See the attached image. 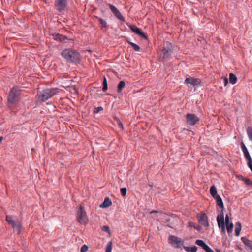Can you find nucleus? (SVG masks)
Returning <instances> with one entry per match:
<instances>
[{
    "mask_svg": "<svg viewBox=\"0 0 252 252\" xmlns=\"http://www.w3.org/2000/svg\"><path fill=\"white\" fill-rule=\"evenodd\" d=\"M62 56L67 62L73 63H79L81 61L80 54L75 50L66 49L62 52Z\"/></svg>",
    "mask_w": 252,
    "mask_h": 252,
    "instance_id": "nucleus-1",
    "label": "nucleus"
},
{
    "mask_svg": "<svg viewBox=\"0 0 252 252\" xmlns=\"http://www.w3.org/2000/svg\"><path fill=\"white\" fill-rule=\"evenodd\" d=\"M21 93V90L17 87H14L11 90L8 96L9 107L16 105L20 101Z\"/></svg>",
    "mask_w": 252,
    "mask_h": 252,
    "instance_id": "nucleus-2",
    "label": "nucleus"
},
{
    "mask_svg": "<svg viewBox=\"0 0 252 252\" xmlns=\"http://www.w3.org/2000/svg\"><path fill=\"white\" fill-rule=\"evenodd\" d=\"M57 93V88H47L42 90L38 94V99L40 101H45L51 98Z\"/></svg>",
    "mask_w": 252,
    "mask_h": 252,
    "instance_id": "nucleus-3",
    "label": "nucleus"
},
{
    "mask_svg": "<svg viewBox=\"0 0 252 252\" xmlns=\"http://www.w3.org/2000/svg\"><path fill=\"white\" fill-rule=\"evenodd\" d=\"M77 219L78 221L82 225H86L88 222L86 212L81 205H80V210L77 213Z\"/></svg>",
    "mask_w": 252,
    "mask_h": 252,
    "instance_id": "nucleus-4",
    "label": "nucleus"
},
{
    "mask_svg": "<svg viewBox=\"0 0 252 252\" xmlns=\"http://www.w3.org/2000/svg\"><path fill=\"white\" fill-rule=\"evenodd\" d=\"M173 48L172 44L169 42H166L164 44V47L162 50L161 57L163 59H167L170 57L173 52Z\"/></svg>",
    "mask_w": 252,
    "mask_h": 252,
    "instance_id": "nucleus-5",
    "label": "nucleus"
},
{
    "mask_svg": "<svg viewBox=\"0 0 252 252\" xmlns=\"http://www.w3.org/2000/svg\"><path fill=\"white\" fill-rule=\"evenodd\" d=\"M6 220L10 224L15 231L19 233L21 231V224L19 220H14L12 216L7 215Z\"/></svg>",
    "mask_w": 252,
    "mask_h": 252,
    "instance_id": "nucleus-6",
    "label": "nucleus"
},
{
    "mask_svg": "<svg viewBox=\"0 0 252 252\" xmlns=\"http://www.w3.org/2000/svg\"><path fill=\"white\" fill-rule=\"evenodd\" d=\"M67 0H55L56 9L62 13L64 12L67 8Z\"/></svg>",
    "mask_w": 252,
    "mask_h": 252,
    "instance_id": "nucleus-7",
    "label": "nucleus"
},
{
    "mask_svg": "<svg viewBox=\"0 0 252 252\" xmlns=\"http://www.w3.org/2000/svg\"><path fill=\"white\" fill-rule=\"evenodd\" d=\"M217 221L219 228L221 229L223 234L225 233V222L224 220L223 212L222 211L217 217Z\"/></svg>",
    "mask_w": 252,
    "mask_h": 252,
    "instance_id": "nucleus-8",
    "label": "nucleus"
},
{
    "mask_svg": "<svg viewBox=\"0 0 252 252\" xmlns=\"http://www.w3.org/2000/svg\"><path fill=\"white\" fill-rule=\"evenodd\" d=\"M168 241L169 243L176 248L181 247L183 244L180 238L173 235L169 236Z\"/></svg>",
    "mask_w": 252,
    "mask_h": 252,
    "instance_id": "nucleus-9",
    "label": "nucleus"
},
{
    "mask_svg": "<svg viewBox=\"0 0 252 252\" xmlns=\"http://www.w3.org/2000/svg\"><path fill=\"white\" fill-rule=\"evenodd\" d=\"M241 148L246 159L248 160V166L252 171V159L246 147L243 142H241Z\"/></svg>",
    "mask_w": 252,
    "mask_h": 252,
    "instance_id": "nucleus-10",
    "label": "nucleus"
},
{
    "mask_svg": "<svg viewBox=\"0 0 252 252\" xmlns=\"http://www.w3.org/2000/svg\"><path fill=\"white\" fill-rule=\"evenodd\" d=\"M187 123L191 126H193L199 120V119L194 114H187L186 115Z\"/></svg>",
    "mask_w": 252,
    "mask_h": 252,
    "instance_id": "nucleus-11",
    "label": "nucleus"
},
{
    "mask_svg": "<svg viewBox=\"0 0 252 252\" xmlns=\"http://www.w3.org/2000/svg\"><path fill=\"white\" fill-rule=\"evenodd\" d=\"M197 218L200 224L205 227H207L209 225L208 217L205 213L198 215Z\"/></svg>",
    "mask_w": 252,
    "mask_h": 252,
    "instance_id": "nucleus-12",
    "label": "nucleus"
},
{
    "mask_svg": "<svg viewBox=\"0 0 252 252\" xmlns=\"http://www.w3.org/2000/svg\"><path fill=\"white\" fill-rule=\"evenodd\" d=\"M201 81L199 78H195L191 77L186 78L185 81V83L186 84H190L193 86H196L201 83Z\"/></svg>",
    "mask_w": 252,
    "mask_h": 252,
    "instance_id": "nucleus-13",
    "label": "nucleus"
},
{
    "mask_svg": "<svg viewBox=\"0 0 252 252\" xmlns=\"http://www.w3.org/2000/svg\"><path fill=\"white\" fill-rule=\"evenodd\" d=\"M129 28L130 30L140 36L144 38L145 39H147V37L145 35V33H143L140 29L136 27L135 25H130L129 26Z\"/></svg>",
    "mask_w": 252,
    "mask_h": 252,
    "instance_id": "nucleus-14",
    "label": "nucleus"
},
{
    "mask_svg": "<svg viewBox=\"0 0 252 252\" xmlns=\"http://www.w3.org/2000/svg\"><path fill=\"white\" fill-rule=\"evenodd\" d=\"M96 18L98 20L99 24L100 25L101 29L107 28V24L105 20L98 16H96Z\"/></svg>",
    "mask_w": 252,
    "mask_h": 252,
    "instance_id": "nucleus-15",
    "label": "nucleus"
},
{
    "mask_svg": "<svg viewBox=\"0 0 252 252\" xmlns=\"http://www.w3.org/2000/svg\"><path fill=\"white\" fill-rule=\"evenodd\" d=\"M112 204V202L108 197L104 199L103 203L100 205V207L102 208H106L110 206Z\"/></svg>",
    "mask_w": 252,
    "mask_h": 252,
    "instance_id": "nucleus-16",
    "label": "nucleus"
},
{
    "mask_svg": "<svg viewBox=\"0 0 252 252\" xmlns=\"http://www.w3.org/2000/svg\"><path fill=\"white\" fill-rule=\"evenodd\" d=\"M195 244L201 247L204 250L209 247V246L207 245L203 240H197L195 242Z\"/></svg>",
    "mask_w": 252,
    "mask_h": 252,
    "instance_id": "nucleus-17",
    "label": "nucleus"
},
{
    "mask_svg": "<svg viewBox=\"0 0 252 252\" xmlns=\"http://www.w3.org/2000/svg\"><path fill=\"white\" fill-rule=\"evenodd\" d=\"M216 202L217 205L221 209L224 208V205L220 195H217L216 197Z\"/></svg>",
    "mask_w": 252,
    "mask_h": 252,
    "instance_id": "nucleus-18",
    "label": "nucleus"
},
{
    "mask_svg": "<svg viewBox=\"0 0 252 252\" xmlns=\"http://www.w3.org/2000/svg\"><path fill=\"white\" fill-rule=\"evenodd\" d=\"M241 230V224L240 222H236L235 224V235L238 236L240 234V231Z\"/></svg>",
    "mask_w": 252,
    "mask_h": 252,
    "instance_id": "nucleus-19",
    "label": "nucleus"
},
{
    "mask_svg": "<svg viewBox=\"0 0 252 252\" xmlns=\"http://www.w3.org/2000/svg\"><path fill=\"white\" fill-rule=\"evenodd\" d=\"M238 178L239 180L243 181L246 185L252 186V181H251L249 179L244 178L242 176H239Z\"/></svg>",
    "mask_w": 252,
    "mask_h": 252,
    "instance_id": "nucleus-20",
    "label": "nucleus"
},
{
    "mask_svg": "<svg viewBox=\"0 0 252 252\" xmlns=\"http://www.w3.org/2000/svg\"><path fill=\"white\" fill-rule=\"evenodd\" d=\"M229 82L232 84H235L237 81V77L233 73H231L229 74Z\"/></svg>",
    "mask_w": 252,
    "mask_h": 252,
    "instance_id": "nucleus-21",
    "label": "nucleus"
},
{
    "mask_svg": "<svg viewBox=\"0 0 252 252\" xmlns=\"http://www.w3.org/2000/svg\"><path fill=\"white\" fill-rule=\"evenodd\" d=\"M184 249L187 252H196L197 250V248L196 246H193L191 247L185 246L184 247Z\"/></svg>",
    "mask_w": 252,
    "mask_h": 252,
    "instance_id": "nucleus-22",
    "label": "nucleus"
},
{
    "mask_svg": "<svg viewBox=\"0 0 252 252\" xmlns=\"http://www.w3.org/2000/svg\"><path fill=\"white\" fill-rule=\"evenodd\" d=\"M210 192L211 195L213 197H216V196L217 195V189L214 185L212 186L211 187L210 189Z\"/></svg>",
    "mask_w": 252,
    "mask_h": 252,
    "instance_id": "nucleus-23",
    "label": "nucleus"
},
{
    "mask_svg": "<svg viewBox=\"0 0 252 252\" xmlns=\"http://www.w3.org/2000/svg\"><path fill=\"white\" fill-rule=\"evenodd\" d=\"M241 240L246 246L249 247V248H250L251 245L252 244V241L248 240L245 237H242Z\"/></svg>",
    "mask_w": 252,
    "mask_h": 252,
    "instance_id": "nucleus-24",
    "label": "nucleus"
},
{
    "mask_svg": "<svg viewBox=\"0 0 252 252\" xmlns=\"http://www.w3.org/2000/svg\"><path fill=\"white\" fill-rule=\"evenodd\" d=\"M113 14L118 19L122 21H125V18L124 16L121 14V12L119 11V10L116 11V12H114Z\"/></svg>",
    "mask_w": 252,
    "mask_h": 252,
    "instance_id": "nucleus-25",
    "label": "nucleus"
},
{
    "mask_svg": "<svg viewBox=\"0 0 252 252\" xmlns=\"http://www.w3.org/2000/svg\"><path fill=\"white\" fill-rule=\"evenodd\" d=\"M125 82L124 81H121L118 85V92L119 93H120L122 89L125 87Z\"/></svg>",
    "mask_w": 252,
    "mask_h": 252,
    "instance_id": "nucleus-26",
    "label": "nucleus"
},
{
    "mask_svg": "<svg viewBox=\"0 0 252 252\" xmlns=\"http://www.w3.org/2000/svg\"><path fill=\"white\" fill-rule=\"evenodd\" d=\"M54 38L56 40L62 41L63 40H64L66 38L65 36H63V35L57 34L56 35H55Z\"/></svg>",
    "mask_w": 252,
    "mask_h": 252,
    "instance_id": "nucleus-27",
    "label": "nucleus"
},
{
    "mask_svg": "<svg viewBox=\"0 0 252 252\" xmlns=\"http://www.w3.org/2000/svg\"><path fill=\"white\" fill-rule=\"evenodd\" d=\"M226 229L227 231V232L228 233H230L232 232L233 228V224L232 223H228L226 224Z\"/></svg>",
    "mask_w": 252,
    "mask_h": 252,
    "instance_id": "nucleus-28",
    "label": "nucleus"
},
{
    "mask_svg": "<svg viewBox=\"0 0 252 252\" xmlns=\"http://www.w3.org/2000/svg\"><path fill=\"white\" fill-rule=\"evenodd\" d=\"M128 43L135 51H140V48L139 47L138 45H137V44H136L133 42H129Z\"/></svg>",
    "mask_w": 252,
    "mask_h": 252,
    "instance_id": "nucleus-29",
    "label": "nucleus"
},
{
    "mask_svg": "<svg viewBox=\"0 0 252 252\" xmlns=\"http://www.w3.org/2000/svg\"><path fill=\"white\" fill-rule=\"evenodd\" d=\"M247 132L249 139L252 141V128L248 127L247 128Z\"/></svg>",
    "mask_w": 252,
    "mask_h": 252,
    "instance_id": "nucleus-30",
    "label": "nucleus"
},
{
    "mask_svg": "<svg viewBox=\"0 0 252 252\" xmlns=\"http://www.w3.org/2000/svg\"><path fill=\"white\" fill-rule=\"evenodd\" d=\"M112 249V243L111 241H110L108 243L107 245L106 252H111Z\"/></svg>",
    "mask_w": 252,
    "mask_h": 252,
    "instance_id": "nucleus-31",
    "label": "nucleus"
},
{
    "mask_svg": "<svg viewBox=\"0 0 252 252\" xmlns=\"http://www.w3.org/2000/svg\"><path fill=\"white\" fill-rule=\"evenodd\" d=\"M107 89H108V87H107L106 78L105 77H104V78L103 79V81L102 90L103 91H106L107 90Z\"/></svg>",
    "mask_w": 252,
    "mask_h": 252,
    "instance_id": "nucleus-32",
    "label": "nucleus"
},
{
    "mask_svg": "<svg viewBox=\"0 0 252 252\" xmlns=\"http://www.w3.org/2000/svg\"><path fill=\"white\" fill-rule=\"evenodd\" d=\"M107 5L109 7L110 9L111 10L113 13L116 12V11H117L118 10L115 6H114V5H113L112 4H111L110 3H108L107 4Z\"/></svg>",
    "mask_w": 252,
    "mask_h": 252,
    "instance_id": "nucleus-33",
    "label": "nucleus"
},
{
    "mask_svg": "<svg viewBox=\"0 0 252 252\" xmlns=\"http://www.w3.org/2000/svg\"><path fill=\"white\" fill-rule=\"evenodd\" d=\"M120 191L121 195L123 196H125L126 194L127 189L126 188H123L120 189Z\"/></svg>",
    "mask_w": 252,
    "mask_h": 252,
    "instance_id": "nucleus-34",
    "label": "nucleus"
},
{
    "mask_svg": "<svg viewBox=\"0 0 252 252\" xmlns=\"http://www.w3.org/2000/svg\"><path fill=\"white\" fill-rule=\"evenodd\" d=\"M103 108L102 107H98L96 108H95L94 109V113H98L100 111L103 110Z\"/></svg>",
    "mask_w": 252,
    "mask_h": 252,
    "instance_id": "nucleus-35",
    "label": "nucleus"
},
{
    "mask_svg": "<svg viewBox=\"0 0 252 252\" xmlns=\"http://www.w3.org/2000/svg\"><path fill=\"white\" fill-rule=\"evenodd\" d=\"M88 247L87 245H84L81 248V251L85 252L88 250Z\"/></svg>",
    "mask_w": 252,
    "mask_h": 252,
    "instance_id": "nucleus-36",
    "label": "nucleus"
},
{
    "mask_svg": "<svg viewBox=\"0 0 252 252\" xmlns=\"http://www.w3.org/2000/svg\"><path fill=\"white\" fill-rule=\"evenodd\" d=\"M102 230H103V231H105V232H108L109 230V227L107 225H105V226H103L102 228H101Z\"/></svg>",
    "mask_w": 252,
    "mask_h": 252,
    "instance_id": "nucleus-37",
    "label": "nucleus"
},
{
    "mask_svg": "<svg viewBox=\"0 0 252 252\" xmlns=\"http://www.w3.org/2000/svg\"><path fill=\"white\" fill-rule=\"evenodd\" d=\"M225 221L226 224L229 223V217H228V215H226L225 216Z\"/></svg>",
    "mask_w": 252,
    "mask_h": 252,
    "instance_id": "nucleus-38",
    "label": "nucleus"
},
{
    "mask_svg": "<svg viewBox=\"0 0 252 252\" xmlns=\"http://www.w3.org/2000/svg\"><path fill=\"white\" fill-rule=\"evenodd\" d=\"M223 81H224V86H226L227 85L228 82V79L227 78H225L224 79Z\"/></svg>",
    "mask_w": 252,
    "mask_h": 252,
    "instance_id": "nucleus-39",
    "label": "nucleus"
},
{
    "mask_svg": "<svg viewBox=\"0 0 252 252\" xmlns=\"http://www.w3.org/2000/svg\"><path fill=\"white\" fill-rule=\"evenodd\" d=\"M205 251L206 252H214L209 247Z\"/></svg>",
    "mask_w": 252,
    "mask_h": 252,
    "instance_id": "nucleus-40",
    "label": "nucleus"
},
{
    "mask_svg": "<svg viewBox=\"0 0 252 252\" xmlns=\"http://www.w3.org/2000/svg\"><path fill=\"white\" fill-rule=\"evenodd\" d=\"M2 139H3V137H0V143L2 141Z\"/></svg>",
    "mask_w": 252,
    "mask_h": 252,
    "instance_id": "nucleus-41",
    "label": "nucleus"
},
{
    "mask_svg": "<svg viewBox=\"0 0 252 252\" xmlns=\"http://www.w3.org/2000/svg\"><path fill=\"white\" fill-rule=\"evenodd\" d=\"M157 212L156 211H152L150 212L151 214L153 213H157Z\"/></svg>",
    "mask_w": 252,
    "mask_h": 252,
    "instance_id": "nucleus-42",
    "label": "nucleus"
},
{
    "mask_svg": "<svg viewBox=\"0 0 252 252\" xmlns=\"http://www.w3.org/2000/svg\"><path fill=\"white\" fill-rule=\"evenodd\" d=\"M119 126H120L121 127H122V124L121 123H120Z\"/></svg>",
    "mask_w": 252,
    "mask_h": 252,
    "instance_id": "nucleus-43",
    "label": "nucleus"
},
{
    "mask_svg": "<svg viewBox=\"0 0 252 252\" xmlns=\"http://www.w3.org/2000/svg\"><path fill=\"white\" fill-rule=\"evenodd\" d=\"M217 252H220V251L219 250H216Z\"/></svg>",
    "mask_w": 252,
    "mask_h": 252,
    "instance_id": "nucleus-44",
    "label": "nucleus"
},
{
    "mask_svg": "<svg viewBox=\"0 0 252 252\" xmlns=\"http://www.w3.org/2000/svg\"><path fill=\"white\" fill-rule=\"evenodd\" d=\"M81 252H82V251H81Z\"/></svg>",
    "mask_w": 252,
    "mask_h": 252,
    "instance_id": "nucleus-45",
    "label": "nucleus"
}]
</instances>
